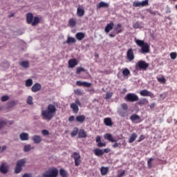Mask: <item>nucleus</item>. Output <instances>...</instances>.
Returning <instances> with one entry per match:
<instances>
[{"mask_svg":"<svg viewBox=\"0 0 177 177\" xmlns=\"http://www.w3.org/2000/svg\"><path fill=\"white\" fill-rule=\"evenodd\" d=\"M124 100H126V102L133 103L135 102H138L139 97L136 93H127L124 96Z\"/></svg>","mask_w":177,"mask_h":177,"instance_id":"4","label":"nucleus"},{"mask_svg":"<svg viewBox=\"0 0 177 177\" xmlns=\"http://www.w3.org/2000/svg\"><path fill=\"white\" fill-rule=\"evenodd\" d=\"M68 24L73 28V27H75V26L77 25V21H75L74 18H71L68 21Z\"/></svg>","mask_w":177,"mask_h":177,"instance_id":"35","label":"nucleus"},{"mask_svg":"<svg viewBox=\"0 0 177 177\" xmlns=\"http://www.w3.org/2000/svg\"><path fill=\"white\" fill-rule=\"evenodd\" d=\"M25 85H26V86H28V87L32 86V80L31 79H28L26 81Z\"/></svg>","mask_w":177,"mask_h":177,"instance_id":"42","label":"nucleus"},{"mask_svg":"<svg viewBox=\"0 0 177 177\" xmlns=\"http://www.w3.org/2000/svg\"><path fill=\"white\" fill-rule=\"evenodd\" d=\"M112 146L114 149H116V147H119V149H121V143L115 142Z\"/></svg>","mask_w":177,"mask_h":177,"instance_id":"52","label":"nucleus"},{"mask_svg":"<svg viewBox=\"0 0 177 177\" xmlns=\"http://www.w3.org/2000/svg\"><path fill=\"white\" fill-rule=\"evenodd\" d=\"M135 42L138 46L141 48L140 50L141 53H150V46H149V44L145 42L144 40L136 38L135 39Z\"/></svg>","mask_w":177,"mask_h":177,"instance_id":"2","label":"nucleus"},{"mask_svg":"<svg viewBox=\"0 0 177 177\" xmlns=\"http://www.w3.org/2000/svg\"><path fill=\"white\" fill-rule=\"evenodd\" d=\"M113 96V93H106L105 99L108 100V99H111V97Z\"/></svg>","mask_w":177,"mask_h":177,"instance_id":"51","label":"nucleus"},{"mask_svg":"<svg viewBox=\"0 0 177 177\" xmlns=\"http://www.w3.org/2000/svg\"><path fill=\"white\" fill-rule=\"evenodd\" d=\"M149 13H150V15H152L153 16H156V15H158V16H161V14L158 12H156V11H153L151 10H149Z\"/></svg>","mask_w":177,"mask_h":177,"instance_id":"46","label":"nucleus"},{"mask_svg":"<svg viewBox=\"0 0 177 177\" xmlns=\"http://www.w3.org/2000/svg\"><path fill=\"white\" fill-rule=\"evenodd\" d=\"M133 6L134 8H140V6L143 8L145 6H149V0H145L141 2L139 1H134L133 2Z\"/></svg>","mask_w":177,"mask_h":177,"instance_id":"7","label":"nucleus"},{"mask_svg":"<svg viewBox=\"0 0 177 177\" xmlns=\"http://www.w3.org/2000/svg\"><path fill=\"white\" fill-rule=\"evenodd\" d=\"M113 28H114V23L111 22L106 25V26L105 27L104 31L105 32H106V34H109V32H110V31H111V30H113Z\"/></svg>","mask_w":177,"mask_h":177,"instance_id":"19","label":"nucleus"},{"mask_svg":"<svg viewBox=\"0 0 177 177\" xmlns=\"http://www.w3.org/2000/svg\"><path fill=\"white\" fill-rule=\"evenodd\" d=\"M98 147H106V143L100 142L97 143Z\"/></svg>","mask_w":177,"mask_h":177,"instance_id":"53","label":"nucleus"},{"mask_svg":"<svg viewBox=\"0 0 177 177\" xmlns=\"http://www.w3.org/2000/svg\"><path fill=\"white\" fill-rule=\"evenodd\" d=\"M31 150H34V147H31L30 145H27L24 147V151H25V153H28V151H31Z\"/></svg>","mask_w":177,"mask_h":177,"instance_id":"34","label":"nucleus"},{"mask_svg":"<svg viewBox=\"0 0 177 177\" xmlns=\"http://www.w3.org/2000/svg\"><path fill=\"white\" fill-rule=\"evenodd\" d=\"M34 143H35L36 145H38L39 143H41V141L42 140L41 139V137L39 136H35L32 138Z\"/></svg>","mask_w":177,"mask_h":177,"instance_id":"32","label":"nucleus"},{"mask_svg":"<svg viewBox=\"0 0 177 177\" xmlns=\"http://www.w3.org/2000/svg\"><path fill=\"white\" fill-rule=\"evenodd\" d=\"M15 105L16 102L15 101H10L7 104L8 109H11V107H15Z\"/></svg>","mask_w":177,"mask_h":177,"instance_id":"41","label":"nucleus"},{"mask_svg":"<svg viewBox=\"0 0 177 177\" xmlns=\"http://www.w3.org/2000/svg\"><path fill=\"white\" fill-rule=\"evenodd\" d=\"M177 57V53L175 52L171 53H170V57L172 60H175V59H176Z\"/></svg>","mask_w":177,"mask_h":177,"instance_id":"48","label":"nucleus"},{"mask_svg":"<svg viewBox=\"0 0 177 177\" xmlns=\"http://www.w3.org/2000/svg\"><path fill=\"white\" fill-rule=\"evenodd\" d=\"M22 177H32V176L30 174L26 173L22 176Z\"/></svg>","mask_w":177,"mask_h":177,"instance_id":"60","label":"nucleus"},{"mask_svg":"<svg viewBox=\"0 0 177 177\" xmlns=\"http://www.w3.org/2000/svg\"><path fill=\"white\" fill-rule=\"evenodd\" d=\"M1 102H6L7 100H9V97L8 95H3L1 97Z\"/></svg>","mask_w":177,"mask_h":177,"instance_id":"50","label":"nucleus"},{"mask_svg":"<svg viewBox=\"0 0 177 177\" xmlns=\"http://www.w3.org/2000/svg\"><path fill=\"white\" fill-rule=\"evenodd\" d=\"M76 85H77V86H85L86 88H91V86H92V83H88L86 82L77 81Z\"/></svg>","mask_w":177,"mask_h":177,"instance_id":"15","label":"nucleus"},{"mask_svg":"<svg viewBox=\"0 0 177 177\" xmlns=\"http://www.w3.org/2000/svg\"><path fill=\"white\" fill-rule=\"evenodd\" d=\"M72 133H78V128L75 127L73 129V131Z\"/></svg>","mask_w":177,"mask_h":177,"instance_id":"61","label":"nucleus"},{"mask_svg":"<svg viewBox=\"0 0 177 177\" xmlns=\"http://www.w3.org/2000/svg\"><path fill=\"white\" fill-rule=\"evenodd\" d=\"M39 21H40V20L38 17H34L33 21H32L31 25L33 26H37V24H38V23H39Z\"/></svg>","mask_w":177,"mask_h":177,"instance_id":"36","label":"nucleus"},{"mask_svg":"<svg viewBox=\"0 0 177 177\" xmlns=\"http://www.w3.org/2000/svg\"><path fill=\"white\" fill-rule=\"evenodd\" d=\"M122 146H124V147H125V146H127V142L125 141V140H123L122 141Z\"/></svg>","mask_w":177,"mask_h":177,"instance_id":"64","label":"nucleus"},{"mask_svg":"<svg viewBox=\"0 0 177 177\" xmlns=\"http://www.w3.org/2000/svg\"><path fill=\"white\" fill-rule=\"evenodd\" d=\"M6 149H8L6 145L3 146L1 149V153H3V151H5V150H6Z\"/></svg>","mask_w":177,"mask_h":177,"instance_id":"59","label":"nucleus"},{"mask_svg":"<svg viewBox=\"0 0 177 177\" xmlns=\"http://www.w3.org/2000/svg\"><path fill=\"white\" fill-rule=\"evenodd\" d=\"M140 95L141 96H153V94L151 92L147 91V90H142L140 92Z\"/></svg>","mask_w":177,"mask_h":177,"instance_id":"28","label":"nucleus"},{"mask_svg":"<svg viewBox=\"0 0 177 177\" xmlns=\"http://www.w3.org/2000/svg\"><path fill=\"white\" fill-rule=\"evenodd\" d=\"M75 37L77 41H82V39L85 38V34L82 32H80L76 33Z\"/></svg>","mask_w":177,"mask_h":177,"instance_id":"22","label":"nucleus"},{"mask_svg":"<svg viewBox=\"0 0 177 177\" xmlns=\"http://www.w3.org/2000/svg\"><path fill=\"white\" fill-rule=\"evenodd\" d=\"M120 109L128 111V104H127L126 103L122 104Z\"/></svg>","mask_w":177,"mask_h":177,"instance_id":"45","label":"nucleus"},{"mask_svg":"<svg viewBox=\"0 0 177 177\" xmlns=\"http://www.w3.org/2000/svg\"><path fill=\"white\" fill-rule=\"evenodd\" d=\"M104 138L105 139H106V140H109V142H117V140H118L113 138V136H111V134H105Z\"/></svg>","mask_w":177,"mask_h":177,"instance_id":"24","label":"nucleus"},{"mask_svg":"<svg viewBox=\"0 0 177 177\" xmlns=\"http://www.w3.org/2000/svg\"><path fill=\"white\" fill-rule=\"evenodd\" d=\"M76 42L75 38L71 37H68L66 40V44H75Z\"/></svg>","mask_w":177,"mask_h":177,"instance_id":"37","label":"nucleus"},{"mask_svg":"<svg viewBox=\"0 0 177 177\" xmlns=\"http://www.w3.org/2000/svg\"><path fill=\"white\" fill-rule=\"evenodd\" d=\"M110 6L108 3H106L104 1H100L97 5V9H102V8H109Z\"/></svg>","mask_w":177,"mask_h":177,"instance_id":"21","label":"nucleus"},{"mask_svg":"<svg viewBox=\"0 0 177 177\" xmlns=\"http://www.w3.org/2000/svg\"><path fill=\"white\" fill-rule=\"evenodd\" d=\"M118 113L120 117H127L128 114V111H125L124 109H119L118 110Z\"/></svg>","mask_w":177,"mask_h":177,"instance_id":"29","label":"nucleus"},{"mask_svg":"<svg viewBox=\"0 0 177 177\" xmlns=\"http://www.w3.org/2000/svg\"><path fill=\"white\" fill-rule=\"evenodd\" d=\"M71 157L75 160V167H79L80 164H81V155L77 152H74Z\"/></svg>","mask_w":177,"mask_h":177,"instance_id":"8","label":"nucleus"},{"mask_svg":"<svg viewBox=\"0 0 177 177\" xmlns=\"http://www.w3.org/2000/svg\"><path fill=\"white\" fill-rule=\"evenodd\" d=\"M32 20H34V15L32 13L29 12L26 14V22L28 24H31L32 23Z\"/></svg>","mask_w":177,"mask_h":177,"instance_id":"17","label":"nucleus"},{"mask_svg":"<svg viewBox=\"0 0 177 177\" xmlns=\"http://www.w3.org/2000/svg\"><path fill=\"white\" fill-rule=\"evenodd\" d=\"M85 15V10H84V8L82 7H78L77 10V15L79 17H82Z\"/></svg>","mask_w":177,"mask_h":177,"instance_id":"20","label":"nucleus"},{"mask_svg":"<svg viewBox=\"0 0 177 177\" xmlns=\"http://www.w3.org/2000/svg\"><path fill=\"white\" fill-rule=\"evenodd\" d=\"M122 75L124 77L128 78V77H129V75H131V71H129V69L128 68H124L122 71Z\"/></svg>","mask_w":177,"mask_h":177,"instance_id":"30","label":"nucleus"},{"mask_svg":"<svg viewBox=\"0 0 177 177\" xmlns=\"http://www.w3.org/2000/svg\"><path fill=\"white\" fill-rule=\"evenodd\" d=\"M19 65L24 68H28L30 67V62L28 61H23L19 63Z\"/></svg>","mask_w":177,"mask_h":177,"instance_id":"33","label":"nucleus"},{"mask_svg":"<svg viewBox=\"0 0 177 177\" xmlns=\"http://www.w3.org/2000/svg\"><path fill=\"white\" fill-rule=\"evenodd\" d=\"M42 86H41V84L39 83H36L35 84L32 88H31V91L32 92H33L34 93H37V92H39V91H41Z\"/></svg>","mask_w":177,"mask_h":177,"instance_id":"14","label":"nucleus"},{"mask_svg":"<svg viewBox=\"0 0 177 177\" xmlns=\"http://www.w3.org/2000/svg\"><path fill=\"white\" fill-rule=\"evenodd\" d=\"M101 140H102V138H100V136H97V138H96V142H97V143L100 142Z\"/></svg>","mask_w":177,"mask_h":177,"instance_id":"63","label":"nucleus"},{"mask_svg":"<svg viewBox=\"0 0 177 177\" xmlns=\"http://www.w3.org/2000/svg\"><path fill=\"white\" fill-rule=\"evenodd\" d=\"M57 109L56 106L52 104H49L47 106V110H43L41 111V116L43 120H48V121H50L55 117V114Z\"/></svg>","mask_w":177,"mask_h":177,"instance_id":"1","label":"nucleus"},{"mask_svg":"<svg viewBox=\"0 0 177 177\" xmlns=\"http://www.w3.org/2000/svg\"><path fill=\"white\" fill-rule=\"evenodd\" d=\"M136 68H139V70H142L143 71H146L147 68H149V64L145 61L140 60L137 62L136 65Z\"/></svg>","mask_w":177,"mask_h":177,"instance_id":"6","label":"nucleus"},{"mask_svg":"<svg viewBox=\"0 0 177 177\" xmlns=\"http://www.w3.org/2000/svg\"><path fill=\"white\" fill-rule=\"evenodd\" d=\"M21 140H28V134L27 133H21L19 135Z\"/></svg>","mask_w":177,"mask_h":177,"instance_id":"39","label":"nucleus"},{"mask_svg":"<svg viewBox=\"0 0 177 177\" xmlns=\"http://www.w3.org/2000/svg\"><path fill=\"white\" fill-rule=\"evenodd\" d=\"M68 64L70 68H74L75 66H77L78 61L77 60V59H71L68 60Z\"/></svg>","mask_w":177,"mask_h":177,"instance_id":"13","label":"nucleus"},{"mask_svg":"<svg viewBox=\"0 0 177 177\" xmlns=\"http://www.w3.org/2000/svg\"><path fill=\"white\" fill-rule=\"evenodd\" d=\"M145 139V136L141 135L138 139V140H137V142H142V140H143Z\"/></svg>","mask_w":177,"mask_h":177,"instance_id":"57","label":"nucleus"},{"mask_svg":"<svg viewBox=\"0 0 177 177\" xmlns=\"http://www.w3.org/2000/svg\"><path fill=\"white\" fill-rule=\"evenodd\" d=\"M137 104H138V106H146L149 104V100L147 98H140L138 100Z\"/></svg>","mask_w":177,"mask_h":177,"instance_id":"18","label":"nucleus"},{"mask_svg":"<svg viewBox=\"0 0 177 177\" xmlns=\"http://www.w3.org/2000/svg\"><path fill=\"white\" fill-rule=\"evenodd\" d=\"M9 171V167L8 166V164L3 162L0 166V172L1 174H8V171Z\"/></svg>","mask_w":177,"mask_h":177,"instance_id":"12","label":"nucleus"},{"mask_svg":"<svg viewBox=\"0 0 177 177\" xmlns=\"http://www.w3.org/2000/svg\"><path fill=\"white\" fill-rule=\"evenodd\" d=\"M12 125L13 124V121L10 120V122H6V121H0V129L3 128L4 127H6V125Z\"/></svg>","mask_w":177,"mask_h":177,"instance_id":"31","label":"nucleus"},{"mask_svg":"<svg viewBox=\"0 0 177 177\" xmlns=\"http://www.w3.org/2000/svg\"><path fill=\"white\" fill-rule=\"evenodd\" d=\"M127 57L129 62H132L135 59V55L133 54V50L129 48L127 52Z\"/></svg>","mask_w":177,"mask_h":177,"instance_id":"10","label":"nucleus"},{"mask_svg":"<svg viewBox=\"0 0 177 177\" xmlns=\"http://www.w3.org/2000/svg\"><path fill=\"white\" fill-rule=\"evenodd\" d=\"M78 106H81V102H80V100L77 99L75 100V103L71 104V109H73L74 113H78L80 110Z\"/></svg>","mask_w":177,"mask_h":177,"instance_id":"9","label":"nucleus"},{"mask_svg":"<svg viewBox=\"0 0 177 177\" xmlns=\"http://www.w3.org/2000/svg\"><path fill=\"white\" fill-rule=\"evenodd\" d=\"M79 138H86V133H79Z\"/></svg>","mask_w":177,"mask_h":177,"instance_id":"58","label":"nucleus"},{"mask_svg":"<svg viewBox=\"0 0 177 177\" xmlns=\"http://www.w3.org/2000/svg\"><path fill=\"white\" fill-rule=\"evenodd\" d=\"M82 72H85V68H84L82 67L77 68V70H76L77 74H81V73H82Z\"/></svg>","mask_w":177,"mask_h":177,"instance_id":"44","label":"nucleus"},{"mask_svg":"<svg viewBox=\"0 0 177 177\" xmlns=\"http://www.w3.org/2000/svg\"><path fill=\"white\" fill-rule=\"evenodd\" d=\"M110 151H111V149L109 148L104 149L103 151L104 153H110Z\"/></svg>","mask_w":177,"mask_h":177,"instance_id":"62","label":"nucleus"},{"mask_svg":"<svg viewBox=\"0 0 177 177\" xmlns=\"http://www.w3.org/2000/svg\"><path fill=\"white\" fill-rule=\"evenodd\" d=\"M59 175L62 177H67V171H66V170H64V169H59Z\"/></svg>","mask_w":177,"mask_h":177,"instance_id":"40","label":"nucleus"},{"mask_svg":"<svg viewBox=\"0 0 177 177\" xmlns=\"http://www.w3.org/2000/svg\"><path fill=\"white\" fill-rule=\"evenodd\" d=\"M140 26V24L139 23V21L136 22L135 24H133V28H139Z\"/></svg>","mask_w":177,"mask_h":177,"instance_id":"54","label":"nucleus"},{"mask_svg":"<svg viewBox=\"0 0 177 177\" xmlns=\"http://www.w3.org/2000/svg\"><path fill=\"white\" fill-rule=\"evenodd\" d=\"M75 118L74 117V115H71L68 118L69 122H73V121H75Z\"/></svg>","mask_w":177,"mask_h":177,"instance_id":"56","label":"nucleus"},{"mask_svg":"<svg viewBox=\"0 0 177 177\" xmlns=\"http://www.w3.org/2000/svg\"><path fill=\"white\" fill-rule=\"evenodd\" d=\"M153 160H154V158H150L148 160L147 164H148V167H149V168H151V167H153V165H151V162H152V161H153Z\"/></svg>","mask_w":177,"mask_h":177,"instance_id":"47","label":"nucleus"},{"mask_svg":"<svg viewBox=\"0 0 177 177\" xmlns=\"http://www.w3.org/2000/svg\"><path fill=\"white\" fill-rule=\"evenodd\" d=\"M43 174L44 175V177H57V175H59V170L57 169V168L53 167L46 171Z\"/></svg>","mask_w":177,"mask_h":177,"instance_id":"3","label":"nucleus"},{"mask_svg":"<svg viewBox=\"0 0 177 177\" xmlns=\"http://www.w3.org/2000/svg\"><path fill=\"white\" fill-rule=\"evenodd\" d=\"M75 121H77V122H80V124H82L84 121H85V115H80L76 116Z\"/></svg>","mask_w":177,"mask_h":177,"instance_id":"23","label":"nucleus"},{"mask_svg":"<svg viewBox=\"0 0 177 177\" xmlns=\"http://www.w3.org/2000/svg\"><path fill=\"white\" fill-rule=\"evenodd\" d=\"M158 81L159 82H162V84H165V77L158 78Z\"/></svg>","mask_w":177,"mask_h":177,"instance_id":"55","label":"nucleus"},{"mask_svg":"<svg viewBox=\"0 0 177 177\" xmlns=\"http://www.w3.org/2000/svg\"><path fill=\"white\" fill-rule=\"evenodd\" d=\"M113 31H116L115 34L118 35V34H121L124 30H122V25L121 24H118L116 26L113 28Z\"/></svg>","mask_w":177,"mask_h":177,"instance_id":"16","label":"nucleus"},{"mask_svg":"<svg viewBox=\"0 0 177 177\" xmlns=\"http://www.w3.org/2000/svg\"><path fill=\"white\" fill-rule=\"evenodd\" d=\"M26 102H27L28 104H33L32 97V96H28Z\"/></svg>","mask_w":177,"mask_h":177,"instance_id":"49","label":"nucleus"},{"mask_svg":"<svg viewBox=\"0 0 177 177\" xmlns=\"http://www.w3.org/2000/svg\"><path fill=\"white\" fill-rule=\"evenodd\" d=\"M131 121L132 122H134V124H139V122H142V120H140V116L136 114H133L130 117Z\"/></svg>","mask_w":177,"mask_h":177,"instance_id":"11","label":"nucleus"},{"mask_svg":"<svg viewBox=\"0 0 177 177\" xmlns=\"http://www.w3.org/2000/svg\"><path fill=\"white\" fill-rule=\"evenodd\" d=\"M26 165V160L24 159L19 160L17 162V165L15 169V174H20L23 169V167Z\"/></svg>","mask_w":177,"mask_h":177,"instance_id":"5","label":"nucleus"},{"mask_svg":"<svg viewBox=\"0 0 177 177\" xmlns=\"http://www.w3.org/2000/svg\"><path fill=\"white\" fill-rule=\"evenodd\" d=\"M93 151L94 154H95L97 157H100V156H103L104 154L103 150L99 148H96Z\"/></svg>","mask_w":177,"mask_h":177,"instance_id":"26","label":"nucleus"},{"mask_svg":"<svg viewBox=\"0 0 177 177\" xmlns=\"http://www.w3.org/2000/svg\"><path fill=\"white\" fill-rule=\"evenodd\" d=\"M104 124L106 125V127H113V121L110 118H106L104 119Z\"/></svg>","mask_w":177,"mask_h":177,"instance_id":"25","label":"nucleus"},{"mask_svg":"<svg viewBox=\"0 0 177 177\" xmlns=\"http://www.w3.org/2000/svg\"><path fill=\"white\" fill-rule=\"evenodd\" d=\"M109 167H102L100 169L101 175H102V176L107 175V174H109Z\"/></svg>","mask_w":177,"mask_h":177,"instance_id":"27","label":"nucleus"},{"mask_svg":"<svg viewBox=\"0 0 177 177\" xmlns=\"http://www.w3.org/2000/svg\"><path fill=\"white\" fill-rule=\"evenodd\" d=\"M74 93L75 95H77V96H82V91L80 88L75 90Z\"/></svg>","mask_w":177,"mask_h":177,"instance_id":"43","label":"nucleus"},{"mask_svg":"<svg viewBox=\"0 0 177 177\" xmlns=\"http://www.w3.org/2000/svg\"><path fill=\"white\" fill-rule=\"evenodd\" d=\"M136 138H138L136 134H132L129 139V143H133L136 140Z\"/></svg>","mask_w":177,"mask_h":177,"instance_id":"38","label":"nucleus"}]
</instances>
